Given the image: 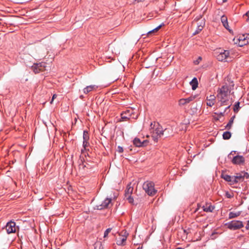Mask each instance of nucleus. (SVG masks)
<instances>
[{"mask_svg":"<svg viewBox=\"0 0 249 249\" xmlns=\"http://www.w3.org/2000/svg\"><path fill=\"white\" fill-rule=\"evenodd\" d=\"M111 228H108L104 232V237H106L107 236L109 232L111 231Z\"/></svg>","mask_w":249,"mask_h":249,"instance_id":"obj_30","label":"nucleus"},{"mask_svg":"<svg viewBox=\"0 0 249 249\" xmlns=\"http://www.w3.org/2000/svg\"><path fill=\"white\" fill-rule=\"evenodd\" d=\"M198 59L199 60H201V57H199Z\"/></svg>","mask_w":249,"mask_h":249,"instance_id":"obj_49","label":"nucleus"},{"mask_svg":"<svg viewBox=\"0 0 249 249\" xmlns=\"http://www.w3.org/2000/svg\"><path fill=\"white\" fill-rule=\"evenodd\" d=\"M117 151L119 153H123V151H124V149H123V148L121 146H118V147H117Z\"/></svg>","mask_w":249,"mask_h":249,"instance_id":"obj_34","label":"nucleus"},{"mask_svg":"<svg viewBox=\"0 0 249 249\" xmlns=\"http://www.w3.org/2000/svg\"><path fill=\"white\" fill-rule=\"evenodd\" d=\"M227 0H222L223 2H226Z\"/></svg>","mask_w":249,"mask_h":249,"instance_id":"obj_47","label":"nucleus"},{"mask_svg":"<svg viewBox=\"0 0 249 249\" xmlns=\"http://www.w3.org/2000/svg\"><path fill=\"white\" fill-rule=\"evenodd\" d=\"M131 184L127 185L126 189L125 191V197L130 196L133 193V188L130 186Z\"/></svg>","mask_w":249,"mask_h":249,"instance_id":"obj_18","label":"nucleus"},{"mask_svg":"<svg viewBox=\"0 0 249 249\" xmlns=\"http://www.w3.org/2000/svg\"><path fill=\"white\" fill-rule=\"evenodd\" d=\"M166 129L164 130L162 126L158 123L156 125V127L153 130L151 133H153V138L155 141L157 142L159 138L161 137L163 135L164 131H166Z\"/></svg>","mask_w":249,"mask_h":249,"instance_id":"obj_3","label":"nucleus"},{"mask_svg":"<svg viewBox=\"0 0 249 249\" xmlns=\"http://www.w3.org/2000/svg\"><path fill=\"white\" fill-rule=\"evenodd\" d=\"M32 69L35 73H38L40 71H43L45 70V63H39L34 64L32 67Z\"/></svg>","mask_w":249,"mask_h":249,"instance_id":"obj_7","label":"nucleus"},{"mask_svg":"<svg viewBox=\"0 0 249 249\" xmlns=\"http://www.w3.org/2000/svg\"><path fill=\"white\" fill-rule=\"evenodd\" d=\"M97 88V86L95 85H90L87 86L83 89V92L85 94H88L89 92L92 91L94 89H95Z\"/></svg>","mask_w":249,"mask_h":249,"instance_id":"obj_16","label":"nucleus"},{"mask_svg":"<svg viewBox=\"0 0 249 249\" xmlns=\"http://www.w3.org/2000/svg\"><path fill=\"white\" fill-rule=\"evenodd\" d=\"M128 233L120 237L116 241V244L119 246H124L127 239Z\"/></svg>","mask_w":249,"mask_h":249,"instance_id":"obj_13","label":"nucleus"},{"mask_svg":"<svg viewBox=\"0 0 249 249\" xmlns=\"http://www.w3.org/2000/svg\"><path fill=\"white\" fill-rule=\"evenodd\" d=\"M246 228L247 230H249V220L248 221V223L246 225Z\"/></svg>","mask_w":249,"mask_h":249,"instance_id":"obj_41","label":"nucleus"},{"mask_svg":"<svg viewBox=\"0 0 249 249\" xmlns=\"http://www.w3.org/2000/svg\"><path fill=\"white\" fill-rule=\"evenodd\" d=\"M89 137L88 135V132L87 131H84L83 132V141H88Z\"/></svg>","mask_w":249,"mask_h":249,"instance_id":"obj_27","label":"nucleus"},{"mask_svg":"<svg viewBox=\"0 0 249 249\" xmlns=\"http://www.w3.org/2000/svg\"><path fill=\"white\" fill-rule=\"evenodd\" d=\"M155 126H156V123L155 122H153V123H151V124H150V131H151V132H152L153 130L155 129L154 127H155Z\"/></svg>","mask_w":249,"mask_h":249,"instance_id":"obj_33","label":"nucleus"},{"mask_svg":"<svg viewBox=\"0 0 249 249\" xmlns=\"http://www.w3.org/2000/svg\"><path fill=\"white\" fill-rule=\"evenodd\" d=\"M190 85L192 86L193 90H195L198 86V81L196 77H194L190 82Z\"/></svg>","mask_w":249,"mask_h":249,"instance_id":"obj_17","label":"nucleus"},{"mask_svg":"<svg viewBox=\"0 0 249 249\" xmlns=\"http://www.w3.org/2000/svg\"><path fill=\"white\" fill-rule=\"evenodd\" d=\"M102 248L103 247L101 243H96L95 244L94 249H102Z\"/></svg>","mask_w":249,"mask_h":249,"instance_id":"obj_28","label":"nucleus"},{"mask_svg":"<svg viewBox=\"0 0 249 249\" xmlns=\"http://www.w3.org/2000/svg\"><path fill=\"white\" fill-rule=\"evenodd\" d=\"M111 198H107L105 199L101 204L97 205L96 207L98 210H103L105 208H107L108 207L109 204L111 202Z\"/></svg>","mask_w":249,"mask_h":249,"instance_id":"obj_9","label":"nucleus"},{"mask_svg":"<svg viewBox=\"0 0 249 249\" xmlns=\"http://www.w3.org/2000/svg\"><path fill=\"white\" fill-rule=\"evenodd\" d=\"M130 116L131 115L130 114V110H127V111L121 114V118L123 120L129 119Z\"/></svg>","mask_w":249,"mask_h":249,"instance_id":"obj_20","label":"nucleus"},{"mask_svg":"<svg viewBox=\"0 0 249 249\" xmlns=\"http://www.w3.org/2000/svg\"><path fill=\"white\" fill-rule=\"evenodd\" d=\"M126 199L130 203H133L134 202V199L131 196L125 197Z\"/></svg>","mask_w":249,"mask_h":249,"instance_id":"obj_29","label":"nucleus"},{"mask_svg":"<svg viewBox=\"0 0 249 249\" xmlns=\"http://www.w3.org/2000/svg\"><path fill=\"white\" fill-rule=\"evenodd\" d=\"M86 151V150H84V148H83V149H81V153L82 154H84L85 153V151Z\"/></svg>","mask_w":249,"mask_h":249,"instance_id":"obj_44","label":"nucleus"},{"mask_svg":"<svg viewBox=\"0 0 249 249\" xmlns=\"http://www.w3.org/2000/svg\"><path fill=\"white\" fill-rule=\"evenodd\" d=\"M240 214V212H230L229 213V218H235L238 216H239Z\"/></svg>","mask_w":249,"mask_h":249,"instance_id":"obj_25","label":"nucleus"},{"mask_svg":"<svg viewBox=\"0 0 249 249\" xmlns=\"http://www.w3.org/2000/svg\"><path fill=\"white\" fill-rule=\"evenodd\" d=\"M203 209L204 211L206 212H212L214 209V207L211 205L209 206L206 205V206H203Z\"/></svg>","mask_w":249,"mask_h":249,"instance_id":"obj_21","label":"nucleus"},{"mask_svg":"<svg viewBox=\"0 0 249 249\" xmlns=\"http://www.w3.org/2000/svg\"><path fill=\"white\" fill-rule=\"evenodd\" d=\"M216 97L214 95H211L206 98V104L208 106L212 107L214 105Z\"/></svg>","mask_w":249,"mask_h":249,"instance_id":"obj_12","label":"nucleus"},{"mask_svg":"<svg viewBox=\"0 0 249 249\" xmlns=\"http://www.w3.org/2000/svg\"><path fill=\"white\" fill-rule=\"evenodd\" d=\"M142 188L147 194L150 196H154L157 190L154 188V183L152 181H145L142 185Z\"/></svg>","mask_w":249,"mask_h":249,"instance_id":"obj_2","label":"nucleus"},{"mask_svg":"<svg viewBox=\"0 0 249 249\" xmlns=\"http://www.w3.org/2000/svg\"><path fill=\"white\" fill-rule=\"evenodd\" d=\"M246 16H247L248 17L247 20H249V11L246 13Z\"/></svg>","mask_w":249,"mask_h":249,"instance_id":"obj_42","label":"nucleus"},{"mask_svg":"<svg viewBox=\"0 0 249 249\" xmlns=\"http://www.w3.org/2000/svg\"><path fill=\"white\" fill-rule=\"evenodd\" d=\"M240 103L239 102H236L234 105L233 107V111L235 112H237L239 110V109L240 108L239 107Z\"/></svg>","mask_w":249,"mask_h":249,"instance_id":"obj_26","label":"nucleus"},{"mask_svg":"<svg viewBox=\"0 0 249 249\" xmlns=\"http://www.w3.org/2000/svg\"><path fill=\"white\" fill-rule=\"evenodd\" d=\"M82 165L83 166V167H87V168H89V164L87 163H86L85 164H84V163H83V164H82Z\"/></svg>","mask_w":249,"mask_h":249,"instance_id":"obj_40","label":"nucleus"},{"mask_svg":"<svg viewBox=\"0 0 249 249\" xmlns=\"http://www.w3.org/2000/svg\"><path fill=\"white\" fill-rule=\"evenodd\" d=\"M221 177L222 178H223L226 181L230 182L231 184H233V181H234L233 176H231L230 175L222 173L221 174Z\"/></svg>","mask_w":249,"mask_h":249,"instance_id":"obj_14","label":"nucleus"},{"mask_svg":"<svg viewBox=\"0 0 249 249\" xmlns=\"http://www.w3.org/2000/svg\"><path fill=\"white\" fill-rule=\"evenodd\" d=\"M230 105L228 106V107L225 108V110L226 111V109H229V108H230Z\"/></svg>","mask_w":249,"mask_h":249,"instance_id":"obj_45","label":"nucleus"},{"mask_svg":"<svg viewBox=\"0 0 249 249\" xmlns=\"http://www.w3.org/2000/svg\"><path fill=\"white\" fill-rule=\"evenodd\" d=\"M245 178H249V174L248 173L245 171L237 173L233 176V184H234L238 182L243 181Z\"/></svg>","mask_w":249,"mask_h":249,"instance_id":"obj_4","label":"nucleus"},{"mask_svg":"<svg viewBox=\"0 0 249 249\" xmlns=\"http://www.w3.org/2000/svg\"><path fill=\"white\" fill-rule=\"evenodd\" d=\"M246 40V38L245 37H244V36H240L239 38V40L240 41L242 40V41L245 42ZM246 43V42H244V44H241L240 45V46H243L244 44H245Z\"/></svg>","mask_w":249,"mask_h":249,"instance_id":"obj_32","label":"nucleus"},{"mask_svg":"<svg viewBox=\"0 0 249 249\" xmlns=\"http://www.w3.org/2000/svg\"><path fill=\"white\" fill-rule=\"evenodd\" d=\"M225 112V110H224V112H220L219 113H215L216 114L218 115V116L219 117H221V116H224Z\"/></svg>","mask_w":249,"mask_h":249,"instance_id":"obj_36","label":"nucleus"},{"mask_svg":"<svg viewBox=\"0 0 249 249\" xmlns=\"http://www.w3.org/2000/svg\"><path fill=\"white\" fill-rule=\"evenodd\" d=\"M196 98V96L192 95L187 98H182L178 101V104L180 106H184L190 102L193 101Z\"/></svg>","mask_w":249,"mask_h":249,"instance_id":"obj_10","label":"nucleus"},{"mask_svg":"<svg viewBox=\"0 0 249 249\" xmlns=\"http://www.w3.org/2000/svg\"><path fill=\"white\" fill-rule=\"evenodd\" d=\"M226 196H227L228 198H231V196L228 193H226Z\"/></svg>","mask_w":249,"mask_h":249,"instance_id":"obj_43","label":"nucleus"},{"mask_svg":"<svg viewBox=\"0 0 249 249\" xmlns=\"http://www.w3.org/2000/svg\"><path fill=\"white\" fill-rule=\"evenodd\" d=\"M204 25V23L203 25L201 24L198 25L197 29L195 31V32L193 33V35H196V34H198L201 31H202V30L203 28Z\"/></svg>","mask_w":249,"mask_h":249,"instance_id":"obj_24","label":"nucleus"},{"mask_svg":"<svg viewBox=\"0 0 249 249\" xmlns=\"http://www.w3.org/2000/svg\"><path fill=\"white\" fill-rule=\"evenodd\" d=\"M56 94H53V95L52 97V100L50 102L51 104H52V102H53V100L56 98Z\"/></svg>","mask_w":249,"mask_h":249,"instance_id":"obj_39","label":"nucleus"},{"mask_svg":"<svg viewBox=\"0 0 249 249\" xmlns=\"http://www.w3.org/2000/svg\"><path fill=\"white\" fill-rule=\"evenodd\" d=\"M163 25H164V24L162 23H161V24H160L159 26H158V27H157L156 28V29L158 31Z\"/></svg>","mask_w":249,"mask_h":249,"instance_id":"obj_38","label":"nucleus"},{"mask_svg":"<svg viewBox=\"0 0 249 249\" xmlns=\"http://www.w3.org/2000/svg\"><path fill=\"white\" fill-rule=\"evenodd\" d=\"M226 225L231 230H236L243 227V224L240 221H232L227 223Z\"/></svg>","mask_w":249,"mask_h":249,"instance_id":"obj_5","label":"nucleus"},{"mask_svg":"<svg viewBox=\"0 0 249 249\" xmlns=\"http://www.w3.org/2000/svg\"><path fill=\"white\" fill-rule=\"evenodd\" d=\"M231 133L229 131L224 132L223 134V138L224 140H229L231 137Z\"/></svg>","mask_w":249,"mask_h":249,"instance_id":"obj_23","label":"nucleus"},{"mask_svg":"<svg viewBox=\"0 0 249 249\" xmlns=\"http://www.w3.org/2000/svg\"><path fill=\"white\" fill-rule=\"evenodd\" d=\"M245 159L242 156H235L232 160V162L234 164H240L243 163Z\"/></svg>","mask_w":249,"mask_h":249,"instance_id":"obj_11","label":"nucleus"},{"mask_svg":"<svg viewBox=\"0 0 249 249\" xmlns=\"http://www.w3.org/2000/svg\"><path fill=\"white\" fill-rule=\"evenodd\" d=\"M157 31H158V30L156 29V28H155L151 30L148 31L147 33V34L149 35L153 32H157Z\"/></svg>","mask_w":249,"mask_h":249,"instance_id":"obj_35","label":"nucleus"},{"mask_svg":"<svg viewBox=\"0 0 249 249\" xmlns=\"http://www.w3.org/2000/svg\"><path fill=\"white\" fill-rule=\"evenodd\" d=\"M216 55L217 59L219 61H227L229 56L230 53L229 51L224 50L223 52H217Z\"/></svg>","mask_w":249,"mask_h":249,"instance_id":"obj_6","label":"nucleus"},{"mask_svg":"<svg viewBox=\"0 0 249 249\" xmlns=\"http://www.w3.org/2000/svg\"><path fill=\"white\" fill-rule=\"evenodd\" d=\"M5 229L8 234L15 232L16 231V223L12 221L8 222L5 226Z\"/></svg>","mask_w":249,"mask_h":249,"instance_id":"obj_8","label":"nucleus"},{"mask_svg":"<svg viewBox=\"0 0 249 249\" xmlns=\"http://www.w3.org/2000/svg\"><path fill=\"white\" fill-rule=\"evenodd\" d=\"M144 142V141L143 142H141L140 139L135 138L134 139L133 142L134 145H135L136 146L141 147L143 145Z\"/></svg>","mask_w":249,"mask_h":249,"instance_id":"obj_19","label":"nucleus"},{"mask_svg":"<svg viewBox=\"0 0 249 249\" xmlns=\"http://www.w3.org/2000/svg\"><path fill=\"white\" fill-rule=\"evenodd\" d=\"M235 118V116H233L231 117L229 122V123L227 124L226 126H225V128L228 130L230 129L232 126V125L233 124L234 119Z\"/></svg>","mask_w":249,"mask_h":249,"instance_id":"obj_22","label":"nucleus"},{"mask_svg":"<svg viewBox=\"0 0 249 249\" xmlns=\"http://www.w3.org/2000/svg\"><path fill=\"white\" fill-rule=\"evenodd\" d=\"M163 25H164V24L162 23H161V24H160L159 26H158V27H157L156 28V29L158 31Z\"/></svg>","mask_w":249,"mask_h":249,"instance_id":"obj_37","label":"nucleus"},{"mask_svg":"<svg viewBox=\"0 0 249 249\" xmlns=\"http://www.w3.org/2000/svg\"><path fill=\"white\" fill-rule=\"evenodd\" d=\"M231 88L227 84L223 85L219 88L217 91V97L221 103V106L227 105L226 102L230 95Z\"/></svg>","mask_w":249,"mask_h":249,"instance_id":"obj_1","label":"nucleus"},{"mask_svg":"<svg viewBox=\"0 0 249 249\" xmlns=\"http://www.w3.org/2000/svg\"><path fill=\"white\" fill-rule=\"evenodd\" d=\"M221 22L222 23V24L224 26V27L226 29L230 31V30L229 29V24H228V19H227V17H226L225 16H222L221 18Z\"/></svg>","mask_w":249,"mask_h":249,"instance_id":"obj_15","label":"nucleus"},{"mask_svg":"<svg viewBox=\"0 0 249 249\" xmlns=\"http://www.w3.org/2000/svg\"><path fill=\"white\" fill-rule=\"evenodd\" d=\"M89 145V143L88 141H83V146L84 148V150H86V148L88 147Z\"/></svg>","mask_w":249,"mask_h":249,"instance_id":"obj_31","label":"nucleus"},{"mask_svg":"<svg viewBox=\"0 0 249 249\" xmlns=\"http://www.w3.org/2000/svg\"><path fill=\"white\" fill-rule=\"evenodd\" d=\"M248 209H249V208H248Z\"/></svg>","mask_w":249,"mask_h":249,"instance_id":"obj_50","label":"nucleus"},{"mask_svg":"<svg viewBox=\"0 0 249 249\" xmlns=\"http://www.w3.org/2000/svg\"><path fill=\"white\" fill-rule=\"evenodd\" d=\"M142 0H140V1H141Z\"/></svg>","mask_w":249,"mask_h":249,"instance_id":"obj_51","label":"nucleus"},{"mask_svg":"<svg viewBox=\"0 0 249 249\" xmlns=\"http://www.w3.org/2000/svg\"><path fill=\"white\" fill-rule=\"evenodd\" d=\"M183 249V248H178L177 249Z\"/></svg>","mask_w":249,"mask_h":249,"instance_id":"obj_48","label":"nucleus"},{"mask_svg":"<svg viewBox=\"0 0 249 249\" xmlns=\"http://www.w3.org/2000/svg\"><path fill=\"white\" fill-rule=\"evenodd\" d=\"M142 247H139L137 249H142Z\"/></svg>","mask_w":249,"mask_h":249,"instance_id":"obj_46","label":"nucleus"}]
</instances>
